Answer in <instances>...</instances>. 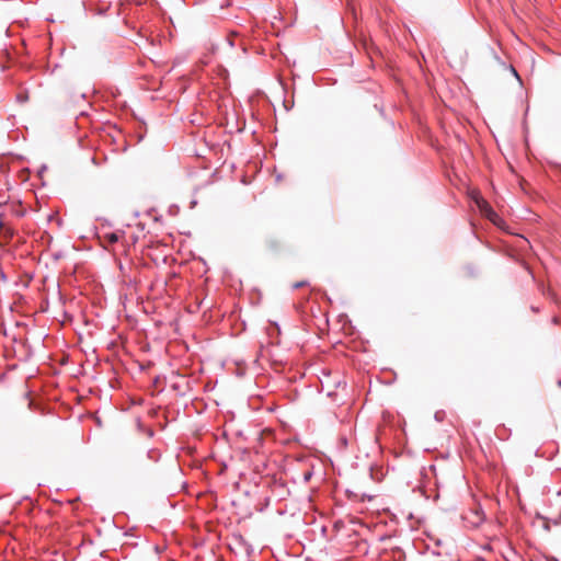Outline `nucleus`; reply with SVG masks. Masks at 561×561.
Wrapping results in <instances>:
<instances>
[{"mask_svg": "<svg viewBox=\"0 0 561 561\" xmlns=\"http://www.w3.org/2000/svg\"><path fill=\"white\" fill-rule=\"evenodd\" d=\"M476 204L479 207L480 211L493 224H497L500 220V216L496 211L490 206V204L482 197H474Z\"/></svg>", "mask_w": 561, "mask_h": 561, "instance_id": "1", "label": "nucleus"}, {"mask_svg": "<svg viewBox=\"0 0 561 561\" xmlns=\"http://www.w3.org/2000/svg\"><path fill=\"white\" fill-rule=\"evenodd\" d=\"M105 238L107 239V241L110 243H116L119 240V233H117V232L107 233V234H105Z\"/></svg>", "mask_w": 561, "mask_h": 561, "instance_id": "2", "label": "nucleus"}, {"mask_svg": "<svg viewBox=\"0 0 561 561\" xmlns=\"http://www.w3.org/2000/svg\"><path fill=\"white\" fill-rule=\"evenodd\" d=\"M16 100L20 102V103H24L28 100V96L25 92H21L16 95Z\"/></svg>", "mask_w": 561, "mask_h": 561, "instance_id": "3", "label": "nucleus"}, {"mask_svg": "<svg viewBox=\"0 0 561 561\" xmlns=\"http://www.w3.org/2000/svg\"><path fill=\"white\" fill-rule=\"evenodd\" d=\"M0 278L1 280L5 282L7 280V275L4 274V272H0Z\"/></svg>", "mask_w": 561, "mask_h": 561, "instance_id": "4", "label": "nucleus"}, {"mask_svg": "<svg viewBox=\"0 0 561 561\" xmlns=\"http://www.w3.org/2000/svg\"><path fill=\"white\" fill-rule=\"evenodd\" d=\"M304 285H305V282H300V283H296L294 287H295V288H298V287H301V286H304Z\"/></svg>", "mask_w": 561, "mask_h": 561, "instance_id": "5", "label": "nucleus"}, {"mask_svg": "<svg viewBox=\"0 0 561 561\" xmlns=\"http://www.w3.org/2000/svg\"><path fill=\"white\" fill-rule=\"evenodd\" d=\"M435 419H436V420H438V421H440V420H442V419H440V412H436V413H435Z\"/></svg>", "mask_w": 561, "mask_h": 561, "instance_id": "6", "label": "nucleus"}, {"mask_svg": "<svg viewBox=\"0 0 561 561\" xmlns=\"http://www.w3.org/2000/svg\"><path fill=\"white\" fill-rule=\"evenodd\" d=\"M512 71H513V75H514L516 78H518V79H519V76H518L517 71L515 70V68H512Z\"/></svg>", "mask_w": 561, "mask_h": 561, "instance_id": "7", "label": "nucleus"}, {"mask_svg": "<svg viewBox=\"0 0 561 561\" xmlns=\"http://www.w3.org/2000/svg\"><path fill=\"white\" fill-rule=\"evenodd\" d=\"M230 46H234V43L230 39V36L227 38Z\"/></svg>", "mask_w": 561, "mask_h": 561, "instance_id": "8", "label": "nucleus"}, {"mask_svg": "<svg viewBox=\"0 0 561 561\" xmlns=\"http://www.w3.org/2000/svg\"><path fill=\"white\" fill-rule=\"evenodd\" d=\"M559 386L561 387V380L558 381Z\"/></svg>", "mask_w": 561, "mask_h": 561, "instance_id": "9", "label": "nucleus"}]
</instances>
